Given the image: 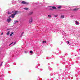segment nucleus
Returning <instances> with one entry per match:
<instances>
[{
	"label": "nucleus",
	"mask_w": 80,
	"mask_h": 80,
	"mask_svg": "<svg viewBox=\"0 0 80 80\" xmlns=\"http://www.w3.org/2000/svg\"><path fill=\"white\" fill-rule=\"evenodd\" d=\"M21 3H22V4H26V5H28L29 4V3L25 1H22L21 2Z\"/></svg>",
	"instance_id": "obj_1"
},
{
	"label": "nucleus",
	"mask_w": 80,
	"mask_h": 80,
	"mask_svg": "<svg viewBox=\"0 0 80 80\" xmlns=\"http://www.w3.org/2000/svg\"><path fill=\"white\" fill-rule=\"evenodd\" d=\"M33 13V12H29L28 14V16H30V15H32Z\"/></svg>",
	"instance_id": "obj_2"
},
{
	"label": "nucleus",
	"mask_w": 80,
	"mask_h": 80,
	"mask_svg": "<svg viewBox=\"0 0 80 80\" xmlns=\"http://www.w3.org/2000/svg\"><path fill=\"white\" fill-rule=\"evenodd\" d=\"M32 22H33V19L32 18V17H31L30 20H29V23H31Z\"/></svg>",
	"instance_id": "obj_3"
},
{
	"label": "nucleus",
	"mask_w": 80,
	"mask_h": 80,
	"mask_svg": "<svg viewBox=\"0 0 80 80\" xmlns=\"http://www.w3.org/2000/svg\"><path fill=\"white\" fill-rule=\"evenodd\" d=\"M78 9H79V8H75V9H73L72 10L73 11H74V12H75L76 11H77Z\"/></svg>",
	"instance_id": "obj_4"
},
{
	"label": "nucleus",
	"mask_w": 80,
	"mask_h": 80,
	"mask_svg": "<svg viewBox=\"0 0 80 80\" xmlns=\"http://www.w3.org/2000/svg\"><path fill=\"white\" fill-rule=\"evenodd\" d=\"M7 21L9 23L10 22V21H11V19L10 18L8 19L7 20Z\"/></svg>",
	"instance_id": "obj_5"
},
{
	"label": "nucleus",
	"mask_w": 80,
	"mask_h": 80,
	"mask_svg": "<svg viewBox=\"0 0 80 80\" xmlns=\"http://www.w3.org/2000/svg\"><path fill=\"white\" fill-rule=\"evenodd\" d=\"M15 15H14V14H11V17L12 18H14V17H15Z\"/></svg>",
	"instance_id": "obj_6"
},
{
	"label": "nucleus",
	"mask_w": 80,
	"mask_h": 80,
	"mask_svg": "<svg viewBox=\"0 0 80 80\" xmlns=\"http://www.w3.org/2000/svg\"><path fill=\"white\" fill-rule=\"evenodd\" d=\"M15 13H14V14L15 15H17L18 14V11H15Z\"/></svg>",
	"instance_id": "obj_7"
},
{
	"label": "nucleus",
	"mask_w": 80,
	"mask_h": 80,
	"mask_svg": "<svg viewBox=\"0 0 80 80\" xmlns=\"http://www.w3.org/2000/svg\"><path fill=\"white\" fill-rule=\"evenodd\" d=\"M14 23H13V24H15L16 23H17L18 22V21H14Z\"/></svg>",
	"instance_id": "obj_8"
},
{
	"label": "nucleus",
	"mask_w": 80,
	"mask_h": 80,
	"mask_svg": "<svg viewBox=\"0 0 80 80\" xmlns=\"http://www.w3.org/2000/svg\"><path fill=\"white\" fill-rule=\"evenodd\" d=\"M52 9H54L55 10H56L57 8L55 7V6H53L52 7Z\"/></svg>",
	"instance_id": "obj_9"
},
{
	"label": "nucleus",
	"mask_w": 80,
	"mask_h": 80,
	"mask_svg": "<svg viewBox=\"0 0 80 80\" xmlns=\"http://www.w3.org/2000/svg\"><path fill=\"white\" fill-rule=\"evenodd\" d=\"M23 9L24 10H28L29 9L28 8H24Z\"/></svg>",
	"instance_id": "obj_10"
},
{
	"label": "nucleus",
	"mask_w": 80,
	"mask_h": 80,
	"mask_svg": "<svg viewBox=\"0 0 80 80\" xmlns=\"http://www.w3.org/2000/svg\"><path fill=\"white\" fill-rule=\"evenodd\" d=\"M12 13H13V11H12V12H8V14H12Z\"/></svg>",
	"instance_id": "obj_11"
},
{
	"label": "nucleus",
	"mask_w": 80,
	"mask_h": 80,
	"mask_svg": "<svg viewBox=\"0 0 80 80\" xmlns=\"http://www.w3.org/2000/svg\"><path fill=\"white\" fill-rule=\"evenodd\" d=\"M75 22H76V24L77 25H79V23L78 22H77V21H75Z\"/></svg>",
	"instance_id": "obj_12"
},
{
	"label": "nucleus",
	"mask_w": 80,
	"mask_h": 80,
	"mask_svg": "<svg viewBox=\"0 0 80 80\" xmlns=\"http://www.w3.org/2000/svg\"><path fill=\"white\" fill-rule=\"evenodd\" d=\"M10 34V31L8 32L7 33V35H8Z\"/></svg>",
	"instance_id": "obj_13"
},
{
	"label": "nucleus",
	"mask_w": 80,
	"mask_h": 80,
	"mask_svg": "<svg viewBox=\"0 0 80 80\" xmlns=\"http://www.w3.org/2000/svg\"><path fill=\"white\" fill-rule=\"evenodd\" d=\"M61 18H64V15H61Z\"/></svg>",
	"instance_id": "obj_14"
},
{
	"label": "nucleus",
	"mask_w": 80,
	"mask_h": 80,
	"mask_svg": "<svg viewBox=\"0 0 80 80\" xmlns=\"http://www.w3.org/2000/svg\"><path fill=\"white\" fill-rule=\"evenodd\" d=\"M48 17H49V18H51V17H52V16L50 15H48Z\"/></svg>",
	"instance_id": "obj_15"
},
{
	"label": "nucleus",
	"mask_w": 80,
	"mask_h": 80,
	"mask_svg": "<svg viewBox=\"0 0 80 80\" xmlns=\"http://www.w3.org/2000/svg\"><path fill=\"white\" fill-rule=\"evenodd\" d=\"M42 42L43 43H47V42L45 41H43Z\"/></svg>",
	"instance_id": "obj_16"
},
{
	"label": "nucleus",
	"mask_w": 80,
	"mask_h": 80,
	"mask_svg": "<svg viewBox=\"0 0 80 80\" xmlns=\"http://www.w3.org/2000/svg\"><path fill=\"white\" fill-rule=\"evenodd\" d=\"M13 32H12L11 34L10 35V36H12V35H13Z\"/></svg>",
	"instance_id": "obj_17"
},
{
	"label": "nucleus",
	"mask_w": 80,
	"mask_h": 80,
	"mask_svg": "<svg viewBox=\"0 0 80 80\" xmlns=\"http://www.w3.org/2000/svg\"><path fill=\"white\" fill-rule=\"evenodd\" d=\"M30 53H33V51H30Z\"/></svg>",
	"instance_id": "obj_18"
},
{
	"label": "nucleus",
	"mask_w": 80,
	"mask_h": 80,
	"mask_svg": "<svg viewBox=\"0 0 80 80\" xmlns=\"http://www.w3.org/2000/svg\"><path fill=\"white\" fill-rule=\"evenodd\" d=\"M2 64H3V62H2L1 63L0 66H2Z\"/></svg>",
	"instance_id": "obj_19"
},
{
	"label": "nucleus",
	"mask_w": 80,
	"mask_h": 80,
	"mask_svg": "<svg viewBox=\"0 0 80 80\" xmlns=\"http://www.w3.org/2000/svg\"><path fill=\"white\" fill-rule=\"evenodd\" d=\"M58 8H59V9L61 8V6H59L58 7Z\"/></svg>",
	"instance_id": "obj_20"
},
{
	"label": "nucleus",
	"mask_w": 80,
	"mask_h": 80,
	"mask_svg": "<svg viewBox=\"0 0 80 80\" xmlns=\"http://www.w3.org/2000/svg\"><path fill=\"white\" fill-rule=\"evenodd\" d=\"M13 42H12V43L10 44L9 46L11 45H12V44H13Z\"/></svg>",
	"instance_id": "obj_21"
},
{
	"label": "nucleus",
	"mask_w": 80,
	"mask_h": 80,
	"mask_svg": "<svg viewBox=\"0 0 80 80\" xmlns=\"http://www.w3.org/2000/svg\"><path fill=\"white\" fill-rule=\"evenodd\" d=\"M23 33H24V32H22V34H21V35H23Z\"/></svg>",
	"instance_id": "obj_22"
},
{
	"label": "nucleus",
	"mask_w": 80,
	"mask_h": 80,
	"mask_svg": "<svg viewBox=\"0 0 80 80\" xmlns=\"http://www.w3.org/2000/svg\"><path fill=\"white\" fill-rule=\"evenodd\" d=\"M67 42V43H68V44H69V43H70V42H69V41H68Z\"/></svg>",
	"instance_id": "obj_23"
},
{
	"label": "nucleus",
	"mask_w": 80,
	"mask_h": 80,
	"mask_svg": "<svg viewBox=\"0 0 80 80\" xmlns=\"http://www.w3.org/2000/svg\"><path fill=\"white\" fill-rule=\"evenodd\" d=\"M55 17H57V15H54Z\"/></svg>",
	"instance_id": "obj_24"
},
{
	"label": "nucleus",
	"mask_w": 80,
	"mask_h": 80,
	"mask_svg": "<svg viewBox=\"0 0 80 80\" xmlns=\"http://www.w3.org/2000/svg\"><path fill=\"white\" fill-rule=\"evenodd\" d=\"M3 32H2V33H1V35H3Z\"/></svg>",
	"instance_id": "obj_25"
},
{
	"label": "nucleus",
	"mask_w": 80,
	"mask_h": 80,
	"mask_svg": "<svg viewBox=\"0 0 80 80\" xmlns=\"http://www.w3.org/2000/svg\"><path fill=\"white\" fill-rule=\"evenodd\" d=\"M17 43V41H16L15 42H14L15 44V43Z\"/></svg>",
	"instance_id": "obj_26"
},
{
	"label": "nucleus",
	"mask_w": 80,
	"mask_h": 80,
	"mask_svg": "<svg viewBox=\"0 0 80 80\" xmlns=\"http://www.w3.org/2000/svg\"><path fill=\"white\" fill-rule=\"evenodd\" d=\"M24 52H25V53H27V52H26V51H24Z\"/></svg>",
	"instance_id": "obj_27"
},
{
	"label": "nucleus",
	"mask_w": 80,
	"mask_h": 80,
	"mask_svg": "<svg viewBox=\"0 0 80 80\" xmlns=\"http://www.w3.org/2000/svg\"><path fill=\"white\" fill-rule=\"evenodd\" d=\"M11 17V16H9V17Z\"/></svg>",
	"instance_id": "obj_28"
},
{
	"label": "nucleus",
	"mask_w": 80,
	"mask_h": 80,
	"mask_svg": "<svg viewBox=\"0 0 80 80\" xmlns=\"http://www.w3.org/2000/svg\"><path fill=\"white\" fill-rule=\"evenodd\" d=\"M51 10H52V9H51Z\"/></svg>",
	"instance_id": "obj_29"
}]
</instances>
